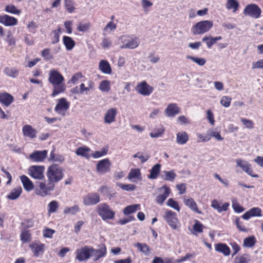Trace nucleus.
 <instances>
[{
    "mask_svg": "<svg viewBox=\"0 0 263 263\" xmlns=\"http://www.w3.org/2000/svg\"><path fill=\"white\" fill-rule=\"evenodd\" d=\"M106 254V249L103 246L99 249H95L92 247L85 246L76 251V258L79 261H84L89 259L91 257L96 261L104 257Z\"/></svg>",
    "mask_w": 263,
    "mask_h": 263,
    "instance_id": "nucleus-1",
    "label": "nucleus"
},
{
    "mask_svg": "<svg viewBox=\"0 0 263 263\" xmlns=\"http://www.w3.org/2000/svg\"><path fill=\"white\" fill-rule=\"evenodd\" d=\"M46 175L48 182L54 185L63 179L64 170L57 164H52L47 168Z\"/></svg>",
    "mask_w": 263,
    "mask_h": 263,
    "instance_id": "nucleus-2",
    "label": "nucleus"
},
{
    "mask_svg": "<svg viewBox=\"0 0 263 263\" xmlns=\"http://www.w3.org/2000/svg\"><path fill=\"white\" fill-rule=\"evenodd\" d=\"M139 45L137 38L126 35L120 36L116 42V45L121 49H133L137 48Z\"/></svg>",
    "mask_w": 263,
    "mask_h": 263,
    "instance_id": "nucleus-3",
    "label": "nucleus"
},
{
    "mask_svg": "<svg viewBox=\"0 0 263 263\" xmlns=\"http://www.w3.org/2000/svg\"><path fill=\"white\" fill-rule=\"evenodd\" d=\"M213 26L211 21H202L197 23L192 28V32L194 35L202 34L209 31Z\"/></svg>",
    "mask_w": 263,
    "mask_h": 263,
    "instance_id": "nucleus-4",
    "label": "nucleus"
},
{
    "mask_svg": "<svg viewBox=\"0 0 263 263\" xmlns=\"http://www.w3.org/2000/svg\"><path fill=\"white\" fill-rule=\"evenodd\" d=\"M98 215L103 220H111L115 217V212L106 203L99 204L97 208Z\"/></svg>",
    "mask_w": 263,
    "mask_h": 263,
    "instance_id": "nucleus-5",
    "label": "nucleus"
},
{
    "mask_svg": "<svg viewBox=\"0 0 263 263\" xmlns=\"http://www.w3.org/2000/svg\"><path fill=\"white\" fill-rule=\"evenodd\" d=\"M135 89L139 95L146 97L149 96L152 93L154 88L145 81H142L137 83Z\"/></svg>",
    "mask_w": 263,
    "mask_h": 263,
    "instance_id": "nucleus-6",
    "label": "nucleus"
},
{
    "mask_svg": "<svg viewBox=\"0 0 263 263\" xmlns=\"http://www.w3.org/2000/svg\"><path fill=\"white\" fill-rule=\"evenodd\" d=\"M45 167L43 165H32L28 170V174L35 180L44 179Z\"/></svg>",
    "mask_w": 263,
    "mask_h": 263,
    "instance_id": "nucleus-7",
    "label": "nucleus"
},
{
    "mask_svg": "<svg viewBox=\"0 0 263 263\" xmlns=\"http://www.w3.org/2000/svg\"><path fill=\"white\" fill-rule=\"evenodd\" d=\"M54 188V185L48 182L46 184L45 182H40L38 187L34 190L35 194L41 197H45L49 194V192Z\"/></svg>",
    "mask_w": 263,
    "mask_h": 263,
    "instance_id": "nucleus-8",
    "label": "nucleus"
},
{
    "mask_svg": "<svg viewBox=\"0 0 263 263\" xmlns=\"http://www.w3.org/2000/svg\"><path fill=\"white\" fill-rule=\"evenodd\" d=\"M164 219L173 230H178L180 228V223L178 219L176 217L175 213L171 211H167L163 216Z\"/></svg>",
    "mask_w": 263,
    "mask_h": 263,
    "instance_id": "nucleus-9",
    "label": "nucleus"
},
{
    "mask_svg": "<svg viewBox=\"0 0 263 263\" xmlns=\"http://www.w3.org/2000/svg\"><path fill=\"white\" fill-rule=\"evenodd\" d=\"M69 105V102L66 98H61L57 101L54 110L58 114L64 116L68 110Z\"/></svg>",
    "mask_w": 263,
    "mask_h": 263,
    "instance_id": "nucleus-10",
    "label": "nucleus"
},
{
    "mask_svg": "<svg viewBox=\"0 0 263 263\" xmlns=\"http://www.w3.org/2000/svg\"><path fill=\"white\" fill-rule=\"evenodd\" d=\"M261 10L256 4H251L246 6L243 10L245 15L249 16L253 18H257L260 16Z\"/></svg>",
    "mask_w": 263,
    "mask_h": 263,
    "instance_id": "nucleus-11",
    "label": "nucleus"
},
{
    "mask_svg": "<svg viewBox=\"0 0 263 263\" xmlns=\"http://www.w3.org/2000/svg\"><path fill=\"white\" fill-rule=\"evenodd\" d=\"M236 165L238 167L241 168L247 174L253 178H258L259 176L254 173L251 167V165L248 162L243 160L241 159H237L236 160Z\"/></svg>",
    "mask_w": 263,
    "mask_h": 263,
    "instance_id": "nucleus-12",
    "label": "nucleus"
},
{
    "mask_svg": "<svg viewBox=\"0 0 263 263\" xmlns=\"http://www.w3.org/2000/svg\"><path fill=\"white\" fill-rule=\"evenodd\" d=\"M111 166L110 161L107 159H104L98 162L96 165V171L100 174H104L110 172Z\"/></svg>",
    "mask_w": 263,
    "mask_h": 263,
    "instance_id": "nucleus-13",
    "label": "nucleus"
},
{
    "mask_svg": "<svg viewBox=\"0 0 263 263\" xmlns=\"http://www.w3.org/2000/svg\"><path fill=\"white\" fill-rule=\"evenodd\" d=\"M171 193L170 189L166 185H163L157 190V194L156 197V202L162 204Z\"/></svg>",
    "mask_w": 263,
    "mask_h": 263,
    "instance_id": "nucleus-14",
    "label": "nucleus"
},
{
    "mask_svg": "<svg viewBox=\"0 0 263 263\" xmlns=\"http://www.w3.org/2000/svg\"><path fill=\"white\" fill-rule=\"evenodd\" d=\"M49 81L53 85H61L64 81V77L57 70H51L49 75Z\"/></svg>",
    "mask_w": 263,
    "mask_h": 263,
    "instance_id": "nucleus-15",
    "label": "nucleus"
},
{
    "mask_svg": "<svg viewBox=\"0 0 263 263\" xmlns=\"http://www.w3.org/2000/svg\"><path fill=\"white\" fill-rule=\"evenodd\" d=\"M100 201V196L97 193L88 194L83 198V203L86 206L96 204L98 203Z\"/></svg>",
    "mask_w": 263,
    "mask_h": 263,
    "instance_id": "nucleus-16",
    "label": "nucleus"
},
{
    "mask_svg": "<svg viewBox=\"0 0 263 263\" xmlns=\"http://www.w3.org/2000/svg\"><path fill=\"white\" fill-rule=\"evenodd\" d=\"M0 24L6 27L14 26L17 24V20L7 14L2 15H0Z\"/></svg>",
    "mask_w": 263,
    "mask_h": 263,
    "instance_id": "nucleus-17",
    "label": "nucleus"
},
{
    "mask_svg": "<svg viewBox=\"0 0 263 263\" xmlns=\"http://www.w3.org/2000/svg\"><path fill=\"white\" fill-rule=\"evenodd\" d=\"M117 109L116 108H109L104 114V121L106 124H110L116 120Z\"/></svg>",
    "mask_w": 263,
    "mask_h": 263,
    "instance_id": "nucleus-18",
    "label": "nucleus"
},
{
    "mask_svg": "<svg viewBox=\"0 0 263 263\" xmlns=\"http://www.w3.org/2000/svg\"><path fill=\"white\" fill-rule=\"evenodd\" d=\"M22 133L24 137L30 139H34L36 137L37 132L35 129L29 124H26L22 127Z\"/></svg>",
    "mask_w": 263,
    "mask_h": 263,
    "instance_id": "nucleus-19",
    "label": "nucleus"
},
{
    "mask_svg": "<svg viewBox=\"0 0 263 263\" xmlns=\"http://www.w3.org/2000/svg\"><path fill=\"white\" fill-rule=\"evenodd\" d=\"M20 179L24 190L26 192H29L34 190V184L29 177L25 175H23L20 177Z\"/></svg>",
    "mask_w": 263,
    "mask_h": 263,
    "instance_id": "nucleus-20",
    "label": "nucleus"
},
{
    "mask_svg": "<svg viewBox=\"0 0 263 263\" xmlns=\"http://www.w3.org/2000/svg\"><path fill=\"white\" fill-rule=\"evenodd\" d=\"M47 152L46 150L35 151L29 156V159L35 162L43 161L46 157Z\"/></svg>",
    "mask_w": 263,
    "mask_h": 263,
    "instance_id": "nucleus-21",
    "label": "nucleus"
},
{
    "mask_svg": "<svg viewBox=\"0 0 263 263\" xmlns=\"http://www.w3.org/2000/svg\"><path fill=\"white\" fill-rule=\"evenodd\" d=\"M180 111L179 107L175 103L169 104L165 109V114L168 117H173Z\"/></svg>",
    "mask_w": 263,
    "mask_h": 263,
    "instance_id": "nucleus-22",
    "label": "nucleus"
},
{
    "mask_svg": "<svg viewBox=\"0 0 263 263\" xmlns=\"http://www.w3.org/2000/svg\"><path fill=\"white\" fill-rule=\"evenodd\" d=\"M127 178L130 181H141L142 179L141 170L139 168H132L130 170Z\"/></svg>",
    "mask_w": 263,
    "mask_h": 263,
    "instance_id": "nucleus-23",
    "label": "nucleus"
},
{
    "mask_svg": "<svg viewBox=\"0 0 263 263\" xmlns=\"http://www.w3.org/2000/svg\"><path fill=\"white\" fill-rule=\"evenodd\" d=\"M90 152L91 149L89 147L86 146H82L77 148L75 153L78 156L89 159L91 156Z\"/></svg>",
    "mask_w": 263,
    "mask_h": 263,
    "instance_id": "nucleus-24",
    "label": "nucleus"
},
{
    "mask_svg": "<svg viewBox=\"0 0 263 263\" xmlns=\"http://www.w3.org/2000/svg\"><path fill=\"white\" fill-rule=\"evenodd\" d=\"M230 204L228 202H224L221 205L218 202L217 200H213L211 201V206L216 210L218 212H222L227 211L228 209Z\"/></svg>",
    "mask_w": 263,
    "mask_h": 263,
    "instance_id": "nucleus-25",
    "label": "nucleus"
},
{
    "mask_svg": "<svg viewBox=\"0 0 263 263\" xmlns=\"http://www.w3.org/2000/svg\"><path fill=\"white\" fill-rule=\"evenodd\" d=\"M261 210L258 208H253L246 212L242 215V218L248 220L252 217H261Z\"/></svg>",
    "mask_w": 263,
    "mask_h": 263,
    "instance_id": "nucleus-26",
    "label": "nucleus"
},
{
    "mask_svg": "<svg viewBox=\"0 0 263 263\" xmlns=\"http://www.w3.org/2000/svg\"><path fill=\"white\" fill-rule=\"evenodd\" d=\"M187 134L184 131L178 132L176 135V142L179 145H184L189 140Z\"/></svg>",
    "mask_w": 263,
    "mask_h": 263,
    "instance_id": "nucleus-27",
    "label": "nucleus"
},
{
    "mask_svg": "<svg viewBox=\"0 0 263 263\" xmlns=\"http://www.w3.org/2000/svg\"><path fill=\"white\" fill-rule=\"evenodd\" d=\"M99 69L104 74H110L112 72L111 68L106 60H101L99 63Z\"/></svg>",
    "mask_w": 263,
    "mask_h": 263,
    "instance_id": "nucleus-28",
    "label": "nucleus"
},
{
    "mask_svg": "<svg viewBox=\"0 0 263 263\" xmlns=\"http://www.w3.org/2000/svg\"><path fill=\"white\" fill-rule=\"evenodd\" d=\"M183 202L184 204L190 209L199 214H202V212L198 210L197 205L193 198H184L183 199Z\"/></svg>",
    "mask_w": 263,
    "mask_h": 263,
    "instance_id": "nucleus-29",
    "label": "nucleus"
},
{
    "mask_svg": "<svg viewBox=\"0 0 263 263\" xmlns=\"http://www.w3.org/2000/svg\"><path fill=\"white\" fill-rule=\"evenodd\" d=\"M32 252L35 256H39L41 253L44 252L45 245L40 242H35L30 245Z\"/></svg>",
    "mask_w": 263,
    "mask_h": 263,
    "instance_id": "nucleus-30",
    "label": "nucleus"
},
{
    "mask_svg": "<svg viewBox=\"0 0 263 263\" xmlns=\"http://www.w3.org/2000/svg\"><path fill=\"white\" fill-rule=\"evenodd\" d=\"M13 96L8 93L0 94V102L6 106H9L13 101Z\"/></svg>",
    "mask_w": 263,
    "mask_h": 263,
    "instance_id": "nucleus-31",
    "label": "nucleus"
},
{
    "mask_svg": "<svg viewBox=\"0 0 263 263\" xmlns=\"http://www.w3.org/2000/svg\"><path fill=\"white\" fill-rule=\"evenodd\" d=\"M22 192V187L21 186H17L10 191L7 197L11 200H15L20 196Z\"/></svg>",
    "mask_w": 263,
    "mask_h": 263,
    "instance_id": "nucleus-32",
    "label": "nucleus"
},
{
    "mask_svg": "<svg viewBox=\"0 0 263 263\" xmlns=\"http://www.w3.org/2000/svg\"><path fill=\"white\" fill-rule=\"evenodd\" d=\"M215 249L217 252H220L226 256L230 255L231 253L230 248L224 243H219L216 244Z\"/></svg>",
    "mask_w": 263,
    "mask_h": 263,
    "instance_id": "nucleus-33",
    "label": "nucleus"
},
{
    "mask_svg": "<svg viewBox=\"0 0 263 263\" xmlns=\"http://www.w3.org/2000/svg\"><path fill=\"white\" fill-rule=\"evenodd\" d=\"M161 165L159 163L155 164L150 171L148 178L150 179H155L160 173Z\"/></svg>",
    "mask_w": 263,
    "mask_h": 263,
    "instance_id": "nucleus-34",
    "label": "nucleus"
},
{
    "mask_svg": "<svg viewBox=\"0 0 263 263\" xmlns=\"http://www.w3.org/2000/svg\"><path fill=\"white\" fill-rule=\"evenodd\" d=\"M63 44L67 50H72L75 46V42L70 37L64 36L63 39Z\"/></svg>",
    "mask_w": 263,
    "mask_h": 263,
    "instance_id": "nucleus-35",
    "label": "nucleus"
},
{
    "mask_svg": "<svg viewBox=\"0 0 263 263\" xmlns=\"http://www.w3.org/2000/svg\"><path fill=\"white\" fill-rule=\"evenodd\" d=\"M207 134L209 135V138H215L217 141H223L224 138L220 134L219 131L217 130L216 129L211 128L207 131Z\"/></svg>",
    "mask_w": 263,
    "mask_h": 263,
    "instance_id": "nucleus-36",
    "label": "nucleus"
},
{
    "mask_svg": "<svg viewBox=\"0 0 263 263\" xmlns=\"http://www.w3.org/2000/svg\"><path fill=\"white\" fill-rule=\"evenodd\" d=\"M5 11L6 13L14 15H19L21 13L20 9L12 4H8L5 7Z\"/></svg>",
    "mask_w": 263,
    "mask_h": 263,
    "instance_id": "nucleus-37",
    "label": "nucleus"
},
{
    "mask_svg": "<svg viewBox=\"0 0 263 263\" xmlns=\"http://www.w3.org/2000/svg\"><path fill=\"white\" fill-rule=\"evenodd\" d=\"M239 6V3L236 0H227L226 8L228 10H232L233 12H235L238 10Z\"/></svg>",
    "mask_w": 263,
    "mask_h": 263,
    "instance_id": "nucleus-38",
    "label": "nucleus"
},
{
    "mask_svg": "<svg viewBox=\"0 0 263 263\" xmlns=\"http://www.w3.org/2000/svg\"><path fill=\"white\" fill-rule=\"evenodd\" d=\"M221 39V36L215 37H213L211 36H210V37L205 36L202 38V41L203 42H205L206 45L208 48H210L212 47V46L213 44H214L215 43H216V42L217 41L220 40Z\"/></svg>",
    "mask_w": 263,
    "mask_h": 263,
    "instance_id": "nucleus-39",
    "label": "nucleus"
},
{
    "mask_svg": "<svg viewBox=\"0 0 263 263\" xmlns=\"http://www.w3.org/2000/svg\"><path fill=\"white\" fill-rule=\"evenodd\" d=\"M99 89L100 91L104 92H108L110 90V83L108 80L102 81L99 86Z\"/></svg>",
    "mask_w": 263,
    "mask_h": 263,
    "instance_id": "nucleus-40",
    "label": "nucleus"
},
{
    "mask_svg": "<svg viewBox=\"0 0 263 263\" xmlns=\"http://www.w3.org/2000/svg\"><path fill=\"white\" fill-rule=\"evenodd\" d=\"M55 233V231L54 229H50L48 227L44 228L42 231L43 237L49 239L53 238V235Z\"/></svg>",
    "mask_w": 263,
    "mask_h": 263,
    "instance_id": "nucleus-41",
    "label": "nucleus"
},
{
    "mask_svg": "<svg viewBox=\"0 0 263 263\" xmlns=\"http://www.w3.org/2000/svg\"><path fill=\"white\" fill-rule=\"evenodd\" d=\"M203 228V225L198 220H195V223L193 226V229L191 232L194 235L202 233Z\"/></svg>",
    "mask_w": 263,
    "mask_h": 263,
    "instance_id": "nucleus-42",
    "label": "nucleus"
},
{
    "mask_svg": "<svg viewBox=\"0 0 263 263\" xmlns=\"http://www.w3.org/2000/svg\"><path fill=\"white\" fill-rule=\"evenodd\" d=\"M164 132V129L163 127L156 128L151 132L149 136L152 138H157L162 136Z\"/></svg>",
    "mask_w": 263,
    "mask_h": 263,
    "instance_id": "nucleus-43",
    "label": "nucleus"
},
{
    "mask_svg": "<svg viewBox=\"0 0 263 263\" xmlns=\"http://www.w3.org/2000/svg\"><path fill=\"white\" fill-rule=\"evenodd\" d=\"M139 207L140 205L138 204L128 205L124 209L123 213L125 215L133 213L138 210Z\"/></svg>",
    "mask_w": 263,
    "mask_h": 263,
    "instance_id": "nucleus-44",
    "label": "nucleus"
},
{
    "mask_svg": "<svg viewBox=\"0 0 263 263\" xmlns=\"http://www.w3.org/2000/svg\"><path fill=\"white\" fill-rule=\"evenodd\" d=\"M166 205L168 207L176 210L177 212L180 211V206L178 202L173 198H169L166 202Z\"/></svg>",
    "mask_w": 263,
    "mask_h": 263,
    "instance_id": "nucleus-45",
    "label": "nucleus"
},
{
    "mask_svg": "<svg viewBox=\"0 0 263 263\" xmlns=\"http://www.w3.org/2000/svg\"><path fill=\"white\" fill-rule=\"evenodd\" d=\"M64 5L66 10L72 13L75 10V5L73 0H64Z\"/></svg>",
    "mask_w": 263,
    "mask_h": 263,
    "instance_id": "nucleus-46",
    "label": "nucleus"
},
{
    "mask_svg": "<svg viewBox=\"0 0 263 263\" xmlns=\"http://www.w3.org/2000/svg\"><path fill=\"white\" fill-rule=\"evenodd\" d=\"M232 206L233 210L238 213H241L245 211V209L238 203L235 199L232 200Z\"/></svg>",
    "mask_w": 263,
    "mask_h": 263,
    "instance_id": "nucleus-47",
    "label": "nucleus"
},
{
    "mask_svg": "<svg viewBox=\"0 0 263 263\" xmlns=\"http://www.w3.org/2000/svg\"><path fill=\"white\" fill-rule=\"evenodd\" d=\"M255 241L254 236L246 238L243 240V246L245 248L252 247L255 245Z\"/></svg>",
    "mask_w": 263,
    "mask_h": 263,
    "instance_id": "nucleus-48",
    "label": "nucleus"
},
{
    "mask_svg": "<svg viewBox=\"0 0 263 263\" xmlns=\"http://www.w3.org/2000/svg\"><path fill=\"white\" fill-rule=\"evenodd\" d=\"M4 71L6 75L12 78H16L18 73L16 69L10 67L5 68Z\"/></svg>",
    "mask_w": 263,
    "mask_h": 263,
    "instance_id": "nucleus-49",
    "label": "nucleus"
},
{
    "mask_svg": "<svg viewBox=\"0 0 263 263\" xmlns=\"http://www.w3.org/2000/svg\"><path fill=\"white\" fill-rule=\"evenodd\" d=\"M59 86H54L51 95L52 97H55L61 93H63L65 90V86L62 85H59Z\"/></svg>",
    "mask_w": 263,
    "mask_h": 263,
    "instance_id": "nucleus-50",
    "label": "nucleus"
},
{
    "mask_svg": "<svg viewBox=\"0 0 263 263\" xmlns=\"http://www.w3.org/2000/svg\"><path fill=\"white\" fill-rule=\"evenodd\" d=\"M187 58L200 66H203L206 63L205 59L203 58L188 56L187 57Z\"/></svg>",
    "mask_w": 263,
    "mask_h": 263,
    "instance_id": "nucleus-51",
    "label": "nucleus"
},
{
    "mask_svg": "<svg viewBox=\"0 0 263 263\" xmlns=\"http://www.w3.org/2000/svg\"><path fill=\"white\" fill-rule=\"evenodd\" d=\"M135 246L138 248V249L141 251L142 253H144L145 255H147L149 254L150 250L148 246L144 243H137L135 245Z\"/></svg>",
    "mask_w": 263,
    "mask_h": 263,
    "instance_id": "nucleus-52",
    "label": "nucleus"
},
{
    "mask_svg": "<svg viewBox=\"0 0 263 263\" xmlns=\"http://www.w3.org/2000/svg\"><path fill=\"white\" fill-rule=\"evenodd\" d=\"M90 26L88 23H80L78 25L77 29L79 32H85L89 30Z\"/></svg>",
    "mask_w": 263,
    "mask_h": 263,
    "instance_id": "nucleus-53",
    "label": "nucleus"
},
{
    "mask_svg": "<svg viewBox=\"0 0 263 263\" xmlns=\"http://www.w3.org/2000/svg\"><path fill=\"white\" fill-rule=\"evenodd\" d=\"M164 174V179L166 181H173L176 176L174 171H165Z\"/></svg>",
    "mask_w": 263,
    "mask_h": 263,
    "instance_id": "nucleus-54",
    "label": "nucleus"
},
{
    "mask_svg": "<svg viewBox=\"0 0 263 263\" xmlns=\"http://www.w3.org/2000/svg\"><path fill=\"white\" fill-rule=\"evenodd\" d=\"M107 153V149L106 148H103L100 151H97L95 152L92 155V156L95 159H98L99 158H101L102 157L106 155Z\"/></svg>",
    "mask_w": 263,
    "mask_h": 263,
    "instance_id": "nucleus-55",
    "label": "nucleus"
},
{
    "mask_svg": "<svg viewBox=\"0 0 263 263\" xmlns=\"http://www.w3.org/2000/svg\"><path fill=\"white\" fill-rule=\"evenodd\" d=\"M79 211L78 205H74L71 207H68L64 209V213L66 214H74Z\"/></svg>",
    "mask_w": 263,
    "mask_h": 263,
    "instance_id": "nucleus-56",
    "label": "nucleus"
},
{
    "mask_svg": "<svg viewBox=\"0 0 263 263\" xmlns=\"http://www.w3.org/2000/svg\"><path fill=\"white\" fill-rule=\"evenodd\" d=\"M118 186L123 190L126 191H134L136 189V186L134 184H118Z\"/></svg>",
    "mask_w": 263,
    "mask_h": 263,
    "instance_id": "nucleus-57",
    "label": "nucleus"
},
{
    "mask_svg": "<svg viewBox=\"0 0 263 263\" xmlns=\"http://www.w3.org/2000/svg\"><path fill=\"white\" fill-rule=\"evenodd\" d=\"M249 261V256L247 255H243L236 257L235 259V263H248Z\"/></svg>",
    "mask_w": 263,
    "mask_h": 263,
    "instance_id": "nucleus-58",
    "label": "nucleus"
},
{
    "mask_svg": "<svg viewBox=\"0 0 263 263\" xmlns=\"http://www.w3.org/2000/svg\"><path fill=\"white\" fill-rule=\"evenodd\" d=\"M133 157L135 158H139L142 163L145 162L149 158V156L148 155H143L142 153L139 152L135 154Z\"/></svg>",
    "mask_w": 263,
    "mask_h": 263,
    "instance_id": "nucleus-59",
    "label": "nucleus"
},
{
    "mask_svg": "<svg viewBox=\"0 0 263 263\" xmlns=\"http://www.w3.org/2000/svg\"><path fill=\"white\" fill-rule=\"evenodd\" d=\"M31 238L30 234L27 231H23L21 235V241L24 243L29 242Z\"/></svg>",
    "mask_w": 263,
    "mask_h": 263,
    "instance_id": "nucleus-60",
    "label": "nucleus"
},
{
    "mask_svg": "<svg viewBox=\"0 0 263 263\" xmlns=\"http://www.w3.org/2000/svg\"><path fill=\"white\" fill-rule=\"evenodd\" d=\"M48 207L49 213H54L58 209V203L56 201H52L49 203Z\"/></svg>",
    "mask_w": 263,
    "mask_h": 263,
    "instance_id": "nucleus-61",
    "label": "nucleus"
},
{
    "mask_svg": "<svg viewBox=\"0 0 263 263\" xmlns=\"http://www.w3.org/2000/svg\"><path fill=\"white\" fill-rule=\"evenodd\" d=\"M6 37L7 39L6 40V41L8 42V44L12 46L15 45V40L12 36V33L10 30L7 31V32H6Z\"/></svg>",
    "mask_w": 263,
    "mask_h": 263,
    "instance_id": "nucleus-62",
    "label": "nucleus"
},
{
    "mask_svg": "<svg viewBox=\"0 0 263 263\" xmlns=\"http://www.w3.org/2000/svg\"><path fill=\"white\" fill-rule=\"evenodd\" d=\"M252 68L253 69H263V59L253 62L252 64Z\"/></svg>",
    "mask_w": 263,
    "mask_h": 263,
    "instance_id": "nucleus-63",
    "label": "nucleus"
},
{
    "mask_svg": "<svg viewBox=\"0 0 263 263\" xmlns=\"http://www.w3.org/2000/svg\"><path fill=\"white\" fill-rule=\"evenodd\" d=\"M231 101V99L230 98L227 96H224L221 98L220 100V103L224 107H228L230 106Z\"/></svg>",
    "mask_w": 263,
    "mask_h": 263,
    "instance_id": "nucleus-64",
    "label": "nucleus"
}]
</instances>
